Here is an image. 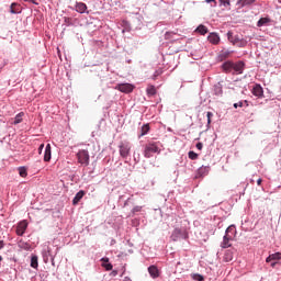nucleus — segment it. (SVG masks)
Wrapping results in <instances>:
<instances>
[{
    "instance_id": "obj_1",
    "label": "nucleus",
    "mask_w": 281,
    "mask_h": 281,
    "mask_svg": "<svg viewBox=\"0 0 281 281\" xmlns=\"http://www.w3.org/2000/svg\"><path fill=\"white\" fill-rule=\"evenodd\" d=\"M223 69L226 74H236L237 76H240L245 71V61H226L223 64Z\"/></svg>"
},
{
    "instance_id": "obj_2",
    "label": "nucleus",
    "mask_w": 281,
    "mask_h": 281,
    "mask_svg": "<svg viewBox=\"0 0 281 281\" xmlns=\"http://www.w3.org/2000/svg\"><path fill=\"white\" fill-rule=\"evenodd\" d=\"M155 153L157 155L161 153V149L159 148V143L150 142L145 145L144 157H146V159H150V157H153Z\"/></svg>"
},
{
    "instance_id": "obj_3",
    "label": "nucleus",
    "mask_w": 281,
    "mask_h": 281,
    "mask_svg": "<svg viewBox=\"0 0 281 281\" xmlns=\"http://www.w3.org/2000/svg\"><path fill=\"white\" fill-rule=\"evenodd\" d=\"M76 157L78 159V164L86 167L89 166V161H90L89 150L80 149L77 153Z\"/></svg>"
},
{
    "instance_id": "obj_4",
    "label": "nucleus",
    "mask_w": 281,
    "mask_h": 281,
    "mask_svg": "<svg viewBox=\"0 0 281 281\" xmlns=\"http://www.w3.org/2000/svg\"><path fill=\"white\" fill-rule=\"evenodd\" d=\"M131 148H132V146L128 142H122L119 146L120 156L123 159H127L128 156L131 155Z\"/></svg>"
},
{
    "instance_id": "obj_5",
    "label": "nucleus",
    "mask_w": 281,
    "mask_h": 281,
    "mask_svg": "<svg viewBox=\"0 0 281 281\" xmlns=\"http://www.w3.org/2000/svg\"><path fill=\"white\" fill-rule=\"evenodd\" d=\"M115 89H117V91H121V93H133L135 86L131 83H119Z\"/></svg>"
},
{
    "instance_id": "obj_6",
    "label": "nucleus",
    "mask_w": 281,
    "mask_h": 281,
    "mask_svg": "<svg viewBox=\"0 0 281 281\" xmlns=\"http://www.w3.org/2000/svg\"><path fill=\"white\" fill-rule=\"evenodd\" d=\"M181 238H186L184 231H182L181 228H175L171 234V240H173V243H177V240Z\"/></svg>"
},
{
    "instance_id": "obj_7",
    "label": "nucleus",
    "mask_w": 281,
    "mask_h": 281,
    "mask_svg": "<svg viewBox=\"0 0 281 281\" xmlns=\"http://www.w3.org/2000/svg\"><path fill=\"white\" fill-rule=\"evenodd\" d=\"M25 229H27V221H22L16 226L18 236H23L25 234Z\"/></svg>"
},
{
    "instance_id": "obj_8",
    "label": "nucleus",
    "mask_w": 281,
    "mask_h": 281,
    "mask_svg": "<svg viewBox=\"0 0 281 281\" xmlns=\"http://www.w3.org/2000/svg\"><path fill=\"white\" fill-rule=\"evenodd\" d=\"M252 94L256 95V98H262L265 95V90H262V86L255 85L252 88Z\"/></svg>"
},
{
    "instance_id": "obj_9",
    "label": "nucleus",
    "mask_w": 281,
    "mask_h": 281,
    "mask_svg": "<svg viewBox=\"0 0 281 281\" xmlns=\"http://www.w3.org/2000/svg\"><path fill=\"white\" fill-rule=\"evenodd\" d=\"M207 41L212 43V45H218L221 43V37L216 33H211L207 36Z\"/></svg>"
},
{
    "instance_id": "obj_10",
    "label": "nucleus",
    "mask_w": 281,
    "mask_h": 281,
    "mask_svg": "<svg viewBox=\"0 0 281 281\" xmlns=\"http://www.w3.org/2000/svg\"><path fill=\"white\" fill-rule=\"evenodd\" d=\"M207 175H210V167H200L198 169L196 178L207 177Z\"/></svg>"
},
{
    "instance_id": "obj_11",
    "label": "nucleus",
    "mask_w": 281,
    "mask_h": 281,
    "mask_svg": "<svg viewBox=\"0 0 281 281\" xmlns=\"http://www.w3.org/2000/svg\"><path fill=\"white\" fill-rule=\"evenodd\" d=\"M148 273L150 278H159V269L157 268V266H149Z\"/></svg>"
},
{
    "instance_id": "obj_12",
    "label": "nucleus",
    "mask_w": 281,
    "mask_h": 281,
    "mask_svg": "<svg viewBox=\"0 0 281 281\" xmlns=\"http://www.w3.org/2000/svg\"><path fill=\"white\" fill-rule=\"evenodd\" d=\"M50 160H52V145L47 144L45 147L44 161H50Z\"/></svg>"
},
{
    "instance_id": "obj_13",
    "label": "nucleus",
    "mask_w": 281,
    "mask_h": 281,
    "mask_svg": "<svg viewBox=\"0 0 281 281\" xmlns=\"http://www.w3.org/2000/svg\"><path fill=\"white\" fill-rule=\"evenodd\" d=\"M231 240H232V238H229V236L225 235L223 237V241L221 243L222 249H227V248L232 247Z\"/></svg>"
},
{
    "instance_id": "obj_14",
    "label": "nucleus",
    "mask_w": 281,
    "mask_h": 281,
    "mask_svg": "<svg viewBox=\"0 0 281 281\" xmlns=\"http://www.w3.org/2000/svg\"><path fill=\"white\" fill-rule=\"evenodd\" d=\"M18 247L24 251H30V249H32V245L25 240H20L18 243Z\"/></svg>"
},
{
    "instance_id": "obj_15",
    "label": "nucleus",
    "mask_w": 281,
    "mask_h": 281,
    "mask_svg": "<svg viewBox=\"0 0 281 281\" xmlns=\"http://www.w3.org/2000/svg\"><path fill=\"white\" fill-rule=\"evenodd\" d=\"M85 196V191L83 190H81V191H79L76 195H75V198H74V200H72V205H78V203H80V201H82V198Z\"/></svg>"
},
{
    "instance_id": "obj_16",
    "label": "nucleus",
    "mask_w": 281,
    "mask_h": 281,
    "mask_svg": "<svg viewBox=\"0 0 281 281\" xmlns=\"http://www.w3.org/2000/svg\"><path fill=\"white\" fill-rule=\"evenodd\" d=\"M76 11L79 12V14H85L87 12V4L83 2H78L76 4Z\"/></svg>"
},
{
    "instance_id": "obj_17",
    "label": "nucleus",
    "mask_w": 281,
    "mask_h": 281,
    "mask_svg": "<svg viewBox=\"0 0 281 281\" xmlns=\"http://www.w3.org/2000/svg\"><path fill=\"white\" fill-rule=\"evenodd\" d=\"M11 14H20L21 12V4L13 2L11 4V10H10Z\"/></svg>"
},
{
    "instance_id": "obj_18",
    "label": "nucleus",
    "mask_w": 281,
    "mask_h": 281,
    "mask_svg": "<svg viewBox=\"0 0 281 281\" xmlns=\"http://www.w3.org/2000/svg\"><path fill=\"white\" fill-rule=\"evenodd\" d=\"M252 3H256V0H238L237 1V5H240V8L252 5Z\"/></svg>"
},
{
    "instance_id": "obj_19",
    "label": "nucleus",
    "mask_w": 281,
    "mask_h": 281,
    "mask_svg": "<svg viewBox=\"0 0 281 281\" xmlns=\"http://www.w3.org/2000/svg\"><path fill=\"white\" fill-rule=\"evenodd\" d=\"M273 260H281V252H274L272 255H269V257H267L266 262H271Z\"/></svg>"
},
{
    "instance_id": "obj_20",
    "label": "nucleus",
    "mask_w": 281,
    "mask_h": 281,
    "mask_svg": "<svg viewBox=\"0 0 281 281\" xmlns=\"http://www.w3.org/2000/svg\"><path fill=\"white\" fill-rule=\"evenodd\" d=\"M195 32H198L199 34H201L202 36H205V34H207V26L200 24Z\"/></svg>"
},
{
    "instance_id": "obj_21",
    "label": "nucleus",
    "mask_w": 281,
    "mask_h": 281,
    "mask_svg": "<svg viewBox=\"0 0 281 281\" xmlns=\"http://www.w3.org/2000/svg\"><path fill=\"white\" fill-rule=\"evenodd\" d=\"M227 38L229 41V43H232L233 45H237L238 44V37H234V33H232V31H229L227 33Z\"/></svg>"
},
{
    "instance_id": "obj_22",
    "label": "nucleus",
    "mask_w": 281,
    "mask_h": 281,
    "mask_svg": "<svg viewBox=\"0 0 281 281\" xmlns=\"http://www.w3.org/2000/svg\"><path fill=\"white\" fill-rule=\"evenodd\" d=\"M232 260H234V252H232L231 250H227L224 255V261L232 262Z\"/></svg>"
},
{
    "instance_id": "obj_23",
    "label": "nucleus",
    "mask_w": 281,
    "mask_h": 281,
    "mask_svg": "<svg viewBox=\"0 0 281 281\" xmlns=\"http://www.w3.org/2000/svg\"><path fill=\"white\" fill-rule=\"evenodd\" d=\"M31 267L33 269H38V256L33 255L31 258Z\"/></svg>"
},
{
    "instance_id": "obj_24",
    "label": "nucleus",
    "mask_w": 281,
    "mask_h": 281,
    "mask_svg": "<svg viewBox=\"0 0 281 281\" xmlns=\"http://www.w3.org/2000/svg\"><path fill=\"white\" fill-rule=\"evenodd\" d=\"M267 23H271V19H269V18H261L257 22V27H262V25H267Z\"/></svg>"
},
{
    "instance_id": "obj_25",
    "label": "nucleus",
    "mask_w": 281,
    "mask_h": 281,
    "mask_svg": "<svg viewBox=\"0 0 281 281\" xmlns=\"http://www.w3.org/2000/svg\"><path fill=\"white\" fill-rule=\"evenodd\" d=\"M146 93L147 95H157V89L155 88V86H148L146 89Z\"/></svg>"
},
{
    "instance_id": "obj_26",
    "label": "nucleus",
    "mask_w": 281,
    "mask_h": 281,
    "mask_svg": "<svg viewBox=\"0 0 281 281\" xmlns=\"http://www.w3.org/2000/svg\"><path fill=\"white\" fill-rule=\"evenodd\" d=\"M24 115L25 113L23 112H20L18 115H15L13 124H21V122H23Z\"/></svg>"
},
{
    "instance_id": "obj_27",
    "label": "nucleus",
    "mask_w": 281,
    "mask_h": 281,
    "mask_svg": "<svg viewBox=\"0 0 281 281\" xmlns=\"http://www.w3.org/2000/svg\"><path fill=\"white\" fill-rule=\"evenodd\" d=\"M148 131H150V126L148 124L143 125L139 137H144V135H147Z\"/></svg>"
},
{
    "instance_id": "obj_28",
    "label": "nucleus",
    "mask_w": 281,
    "mask_h": 281,
    "mask_svg": "<svg viewBox=\"0 0 281 281\" xmlns=\"http://www.w3.org/2000/svg\"><path fill=\"white\" fill-rule=\"evenodd\" d=\"M18 172H19L20 177H22L23 179H25V177H27V168H25V167H19Z\"/></svg>"
},
{
    "instance_id": "obj_29",
    "label": "nucleus",
    "mask_w": 281,
    "mask_h": 281,
    "mask_svg": "<svg viewBox=\"0 0 281 281\" xmlns=\"http://www.w3.org/2000/svg\"><path fill=\"white\" fill-rule=\"evenodd\" d=\"M232 54V52H229V50H222L221 53H220V58H221V60H225V58H229V55Z\"/></svg>"
},
{
    "instance_id": "obj_30",
    "label": "nucleus",
    "mask_w": 281,
    "mask_h": 281,
    "mask_svg": "<svg viewBox=\"0 0 281 281\" xmlns=\"http://www.w3.org/2000/svg\"><path fill=\"white\" fill-rule=\"evenodd\" d=\"M221 5H224V8H229L232 5L231 0H220Z\"/></svg>"
},
{
    "instance_id": "obj_31",
    "label": "nucleus",
    "mask_w": 281,
    "mask_h": 281,
    "mask_svg": "<svg viewBox=\"0 0 281 281\" xmlns=\"http://www.w3.org/2000/svg\"><path fill=\"white\" fill-rule=\"evenodd\" d=\"M206 117H207V126H210V124H212V117H214V113L207 112Z\"/></svg>"
},
{
    "instance_id": "obj_32",
    "label": "nucleus",
    "mask_w": 281,
    "mask_h": 281,
    "mask_svg": "<svg viewBox=\"0 0 281 281\" xmlns=\"http://www.w3.org/2000/svg\"><path fill=\"white\" fill-rule=\"evenodd\" d=\"M189 159H192V160L199 159V154L194 151H189Z\"/></svg>"
},
{
    "instance_id": "obj_33",
    "label": "nucleus",
    "mask_w": 281,
    "mask_h": 281,
    "mask_svg": "<svg viewBox=\"0 0 281 281\" xmlns=\"http://www.w3.org/2000/svg\"><path fill=\"white\" fill-rule=\"evenodd\" d=\"M102 267H104V269L106 271H112L113 270V265H111V263H102Z\"/></svg>"
},
{
    "instance_id": "obj_34",
    "label": "nucleus",
    "mask_w": 281,
    "mask_h": 281,
    "mask_svg": "<svg viewBox=\"0 0 281 281\" xmlns=\"http://www.w3.org/2000/svg\"><path fill=\"white\" fill-rule=\"evenodd\" d=\"M205 3H213V4H211L212 8H216L218 5L216 0H205Z\"/></svg>"
},
{
    "instance_id": "obj_35",
    "label": "nucleus",
    "mask_w": 281,
    "mask_h": 281,
    "mask_svg": "<svg viewBox=\"0 0 281 281\" xmlns=\"http://www.w3.org/2000/svg\"><path fill=\"white\" fill-rule=\"evenodd\" d=\"M193 280L203 281V280H205V279H204L203 276H201V274H193Z\"/></svg>"
},
{
    "instance_id": "obj_36",
    "label": "nucleus",
    "mask_w": 281,
    "mask_h": 281,
    "mask_svg": "<svg viewBox=\"0 0 281 281\" xmlns=\"http://www.w3.org/2000/svg\"><path fill=\"white\" fill-rule=\"evenodd\" d=\"M243 108V101H239L238 103H234V109Z\"/></svg>"
},
{
    "instance_id": "obj_37",
    "label": "nucleus",
    "mask_w": 281,
    "mask_h": 281,
    "mask_svg": "<svg viewBox=\"0 0 281 281\" xmlns=\"http://www.w3.org/2000/svg\"><path fill=\"white\" fill-rule=\"evenodd\" d=\"M45 148V144H41L38 147V155L43 153V149Z\"/></svg>"
},
{
    "instance_id": "obj_38",
    "label": "nucleus",
    "mask_w": 281,
    "mask_h": 281,
    "mask_svg": "<svg viewBox=\"0 0 281 281\" xmlns=\"http://www.w3.org/2000/svg\"><path fill=\"white\" fill-rule=\"evenodd\" d=\"M195 146L198 150H203V143H198Z\"/></svg>"
},
{
    "instance_id": "obj_39",
    "label": "nucleus",
    "mask_w": 281,
    "mask_h": 281,
    "mask_svg": "<svg viewBox=\"0 0 281 281\" xmlns=\"http://www.w3.org/2000/svg\"><path fill=\"white\" fill-rule=\"evenodd\" d=\"M142 210V206H135L132 212L135 214V212H139Z\"/></svg>"
},
{
    "instance_id": "obj_40",
    "label": "nucleus",
    "mask_w": 281,
    "mask_h": 281,
    "mask_svg": "<svg viewBox=\"0 0 281 281\" xmlns=\"http://www.w3.org/2000/svg\"><path fill=\"white\" fill-rule=\"evenodd\" d=\"M101 261L103 262V265H109V258H102Z\"/></svg>"
},
{
    "instance_id": "obj_41",
    "label": "nucleus",
    "mask_w": 281,
    "mask_h": 281,
    "mask_svg": "<svg viewBox=\"0 0 281 281\" xmlns=\"http://www.w3.org/2000/svg\"><path fill=\"white\" fill-rule=\"evenodd\" d=\"M160 74H161V70H156V71H155V75H154L155 78H157V76H160Z\"/></svg>"
},
{
    "instance_id": "obj_42",
    "label": "nucleus",
    "mask_w": 281,
    "mask_h": 281,
    "mask_svg": "<svg viewBox=\"0 0 281 281\" xmlns=\"http://www.w3.org/2000/svg\"><path fill=\"white\" fill-rule=\"evenodd\" d=\"M3 247H5V244L3 243V240H0V249H3Z\"/></svg>"
},
{
    "instance_id": "obj_43",
    "label": "nucleus",
    "mask_w": 281,
    "mask_h": 281,
    "mask_svg": "<svg viewBox=\"0 0 281 281\" xmlns=\"http://www.w3.org/2000/svg\"><path fill=\"white\" fill-rule=\"evenodd\" d=\"M257 184H258V186H262V179L259 178V179L257 180Z\"/></svg>"
},
{
    "instance_id": "obj_44",
    "label": "nucleus",
    "mask_w": 281,
    "mask_h": 281,
    "mask_svg": "<svg viewBox=\"0 0 281 281\" xmlns=\"http://www.w3.org/2000/svg\"><path fill=\"white\" fill-rule=\"evenodd\" d=\"M30 1L31 3H34L35 5H38V3L36 2V0H26Z\"/></svg>"
},
{
    "instance_id": "obj_45",
    "label": "nucleus",
    "mask_w": 281,
    "mask_h": 281,
    "mask_svg": "<svg viewBox=\"0 0 281 281\" xmlns=\"http://www.w3.org/2000/svg\"><path fill=\"white\" fill-rule=\"evenodd\" d=\"M168 36H170V33H166V38H169Z\"/></svg>"
},
{
    "instance_id": "obj_46",
    "label": "nucleus",
    "mask_w": 281,
    "mask_h": 281,
    "mask_svg": "<svg viewBox=\"0 0 281 281\" xmlns=\"http://www.w3.org/2000/svg\"><path fill=\"white\" fill-rule=\"evenodd\" d=\"M276 265H277L276 262H272V263H271V267H276Z\"/></svg>"
},
{
    "instance_id": "obj_47",
    "label": "nucleus",
    "mask_w": 281,
    "mask_h": 281,
    "mask_svg": "<svg viewBox=\"0 0 281 281\" xmlns=\"http://www.w3.org/2000/svg\"><path fill=\"white\" fill-rule=\"evenodd\" d=\"M245 104H246V106H249V104L247 103V101H245Z\"/></svg>"
},
{
    "instance_id": "obj_48",
    "label": "nucleus",
    "mask_w": 281,
    "mask_h": 281,
    "mask_svg": "<svg viewBox=\"0 0 281 281\" xmlns=\"http://www.w3.org/2000/svg\"><path fill=\"white\" fill-rule=\"evenodd\" d=\"M1 260H3V257L0 256V262H1Z\"/></svg>"
}]
</instances>
